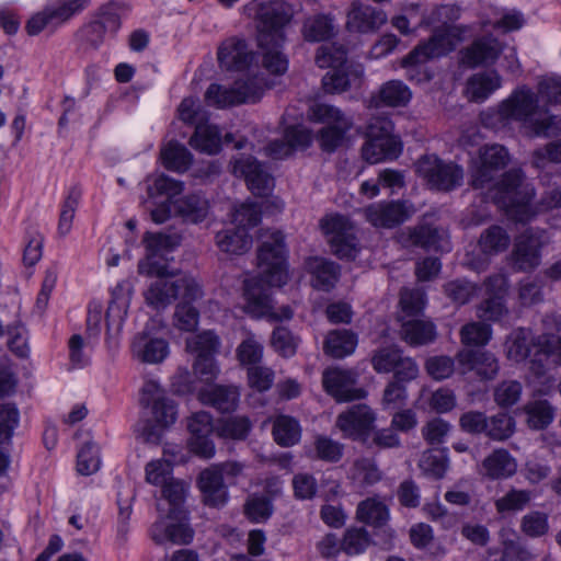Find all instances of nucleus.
Wrapping results in <instances>:
<instances>
[{"label":"nucleus","instance_id":"nucleus-13","mask_svg":"<svg viewBox=\"0 0 561 561\" xmlns=\"http://www.w3.org/2000/svg\"><path fill=\"white\" fill-rule=\"evenodd\" d=\"M320 227L329 238L332 252L340 259H354L357 253L352 222L342 215L327 216Z\"/></svg>","mask_w":561,"mask_h":561},{"label":"nucleus","instance_id":"nucleus-37","mask_svg":"<svg viewBox=\"0 0 561 561\" xmlns=\"http://www.w3.org/2000/svg\"><path fill=\"white\" fill-rule=\"evenodd\" d=\"M216 244L222 252L240 255L250 250L252 238L244 227H231L217 232Z\"/></svg>","mask_w":561,"mask_h":561},{"label":"nucleus","instance_id":"nucleus-49","mask_svg":"<svg viewBox=\"0 0 561 561\" xmlns=\"http://www.w3.org/2000/svg\"><path fill=\"white\" fill-rule=\"evenodd\" d=\"M309 456L325 462H337L343 457L344 445L325 436L317 435Z\"/></svg>","mask_w":561,"mask_h":561},{"label":"nucleus","instance_id":"nucleus-5","mask_svg":"<svg viewBox=\"0 0 561 561\" xmlns=\"http://www.w3.org/2000/svg\"><path fill=\"white\" fill-rule=\"evenodd\" d=\"M140 401L151 410L154 422H147L142 426L140 435L146 443L159 444L163 431L173 425L178 419L176 404L154 380L145 382L141 389Z\"/></svg>","mask_w":561,"mask_h":561},{"label":"nucleus","instance_id":"nucleus-58","mask_svg":"<svg viewBox=\"0 0 561 561\" xmlns=\"http://www.w3.org/2000/svg\"><path fill=\"white\" fill-rule=\"evenodd\" d=\"M194 300L182 299L173 316L174 325L181 331H194L199 320L198 310L192 305Z\"/></svg>","mask_w":561,"mask_h":561},{"label":"nucleus","instance_id":"nucleus-16","mask_svg":"<svg viewBox=\"0 0 561 561\" xmlns=\"http://www.w3.org/2000/svg\"><path fill=\"white\" fill-rule=\"evenodd\" d=\"M375 421L376 415L368 405L354 404L337 415L335 426L344 437L366 442Z\"/></svg>","mask_w":561,"mask_h":561},{"label":"nucleus","instance_id":"nucleus-45","mask_svg":"<svg viewBox=\"0 0 561 561\" xmlns=\"http://www.w3.org/2000/svg\"><path fill=\"white\" fill-rule=\"evenodd\" d=\"M419 468L432 479H442L448 468L446 449L434 448L423 451L419 460Z\"/></svg>","mask_w":561,"mask_h":561},{"label":"nucleus","instance_id":"nucleus-21","mask_svg":"<svg viewBox=\"0 0 561 561\" xmlns=\"http://www.w3.org/2000/svg\"><path fill=\"white\" fill-rule=\"evenodd\" d=\"M503 44L493 35H482L459 51L460 64L468 68L493 65L503 51Z\"/></svg>","mask_w":561,"mask_h":561},{"label":"nucleus","instance_id":"nucleus-17","mask_svg":"<svg viewBox=\"0 0 561 561\" xmlns=\"http://www.w3.org/2000/svg\"><path fill=\"white\" fill-rule=\"evenodd\" d=\"M231 170L236 176L245 180L249 190L254 195L265 196L274 186L273 176L262 163L251 156H240L233 159Z\"/></svg>","mask_w":561,"mask_h":561},{"label":"nucleus","instance_id":"nucleus-53","mask_svg":"<svg viewBox=\"0 0 561 561\" xmlns=\"http://www.w3.org/2000/svg\"><path fill=\"white\" fill-rule=\"evenodd\" d=\"M89 4L90 0H59L57 4H49L45 8L53 23L59 25L83 11Z\"/></svg>","mask_w":561,"mask_h":561},{"label":"nucleus","instance_id":"nucleus-43","mask_svg":"<svg viewBox=\"0 0 561 561\" xmlns=\"http://www.w3.org/2000/svg\"><path fill=\"white\" fill-rule=\"evenodd\" d=\"M190 145L204 153L216 154L221 148V134L217 126L210 124L197 125L190 139Z\"/></svg>","mask_w":561,"mask_h":561},{"label":"nucleus","instance_id":"nucleus-30","mask_svg":"<svg viewBox=\"0 0 561 561\" xmlns=\"http://www.w3.org/2000/svg\"><path fill=\"white\" fill-rule=\"evenodd\" d=\"M517 471L516 459L504 448L493 450L480 466V473L491 480L513 477Z\"/></svg>","mask_w":561,"mask_h":561},{"label":"nucleus","instance_id":"nucleus-40","mask_svg":"<svg viewBox=\"0 0 561 561\" xmlns=\"http://www.w3.org/2000/svg\"><path fill=\"white\" fill-rule=\"evenodd\" d=\"M411 95L410 89L402 81L390 80L380 87L378 93L373 96V102L376 106H404L410 101Z\"/></svg>","mask_w":561,"mask_h":561},{"label":"nucleus","instance_id":"nucleus-44","mask_svg":"<svg viewBox=\"0 0 561 561\" xmlns=\"http://www.w3.org/2000/svg\"><path fill=\"white\" fill-rule=\"evenodd\" d=\"M533 491L510 488L502 496L495 500L494 506L499 514L505 516L524 511L533 500Z\"/></svg>","mask_w":561,"mask_h":561},{"label":"nucleus","instance_id":"nucleus-7","mask_svg":"<svg viewBox=\"0 0 561 561\" xmlns=\"http://www.w3.org/2000/svg\"><path fill=\"white\" fill-rule=\"evenodd\" d=\"M266 88L267 81L257 75L240 78L230 87L211 83L205 92V101L217 108L254 103L261 99Z\"/></svg>","mask_w":561,"mask_h":561},{"label":"nucleus","instance_id":"nucleus-38","mask_svg":"<svg viewBox=\"0 0 561 561\" xmlns=\"http://www.w3.org/2000/svg\"><path fill=\"white\" fill-rule=\"evenodd\" d=\"M272 435L275 443L282 447L295 446L301 439L300 423L290 415H277L273 420Z\"/></svg>","mask_w":561,"mask_h":561},{"label":"nucleus","instance_id":"nucleus-56","mask_svg":"<svg viewBox=\"0 0 561 561\" xmlns=\"http://www.w3.org/2000/svg\"><path fill=\"white\" fill-rule=\"evenodd\" d=\"M515 432V420L507 413H497L488 419L485 435L494 440H505Z\"/></svg>","mask_w":561,"mask_h":561},{"label":"nucleus","instance_id":"nucleus-64","mask_svg":"<svg viewBox=\"0 0 561 561\" xmlns=\"http://www.w3.org/2000/svg\"><path fill=\"white\" fill-rule=\"evenodd\" d=\"M178 112L182 122L195 125V127L205 124L207 121V113L201 106L199 101L191 96L182 100Z\"/></svg>","mask_w":561,"mask_h":561},{"label":"nucleus","instance_id":"nucleus-48","mask_svg":"<svg viewBox=\"0 0 561 561\" xmlns=\"http://www.w3.org/2000/svg\"><path fill=\"white\" fill-rule=\"evenodd\" d=\"M252 423L244 415H236L219 421L216 432L222 438L243 440L251 432Z\"/></svg>","mask_w":561,"mask_h":561},{"label":"nucleus","instance_id":"nucleus-31","mask_svg":"<svg viewBox=\"0 0 561 561\" xmlns=\"http://www.w3.org/2000/svg\"><path fill=\"white\" fill-rule=\"evenodd\" d=\"M300 33L306 42L320 43L333 38L337 30L331 14L316 13L304 19Z\"/></svg>","mask_w":561,"mask_h":561},{"label":"nucleus","instance_id":"nucleus-24","mask_svg":"<svg viewBox=\"0 0 561 561\" xmlns=\"http://www.w3.org/2000/svg\"><path fill=\"white\" fill-rule=\"evenodd\" d=\"M457 359L462 374L473 373L480 380H492L500 370L499 359L489 351H461Z\"/></svg>","mask_w":561,"mask_h":561},{"label":"nucleus","instance_id":"nucleus-39","mask_svg":"<svg viewBox=\"0 0 561 561\" xmlns=\"http://www.w3.org/2000/svg\"><path fill=\"white\" fill-rule=\"evenodd\" d=\"M357 345V336L350 330H333L328 333L323 350L333 358H343L351 355Z\"/></svg>","mask_w":561,"mask_h":561},{"label":"nucleus","instance_id":"nucleus-2","mask_svg":"<svg viewBox=\"0 0 561 561\" xmlns=\"http://www.w3.org/2000/svg\"><path fill=\"white\" fill-rule=\"evenodd\" d=\"M500 114L505 119L520 122L537 136H546L559 129L557 117L540 107L535 93L527 88L516 90L504 101L500 106Z\"/></svg>","mask_w":561,"mask_h":561},{"label":"nucleus","instance_id":"nucleus-6","mask_svg":"<svg viewBox=\"0 0 561 561\" xmlns=\"http://www.w3.org/2000/svg\"><path fill=\"white\" fill-rule=\"evenodd\" d=\"M467 27L443 23L435 27L430 38L420 43L402 60V67L423 65L453 51L465 39Z\"/></svg>","mask_w":561,"mask_h":561},{"label":"nucleus","instance_id":"nucleus-59","mask_svg":"<svg viewBox=\"0 0 561 561\" xmlns=\"http://www.w3.org/2000/svg\"><path fill=\"white\" fill-rule=\"evenodd\" d=\"M491 336V327L483 322H471L460 330V339L465 345L483 346L489 343Z\"/></svg>","mask_w":561,"mask_h":561},{"label":"nucleus","instance_id":"nucleus-3","mask_svg":"<svg viewBox=\"0 0 561 561\" xmlns=\"http://www.w3.org/2000/svg\"><path fill=\"white\" fill-rule=\"evenodd\" d=\"M309 121L322 124L316 139L322 151L332 153L350 144V133L354 127L353 116L341 108L321 102L312 103L307 112Z\"/></svg>","mask_w":561,"mask_h":561},{"label":"nucleus","instance_id":"nucleus-42","mask_svg":"<svg viewBox=\"0 0 561 561\" xmlns=\"http://www.w3.org/2000/svg\"><path fill=\"white\" fill-rule=\"evenodd\" d=\"M501 87V77L495 71L473 75L467 83L469 99L482 102Z\"/></svg>","mask_w":561,"mask_h":561},{"label":"nucleus","instance_id":"nucleus-41","mask_svg":"<svg viewBox=\"0 0 561 561\" xmlns=\"http://www.w3.org/2000/svg\"><path fill=\"white\" fill-rule=\"evenodd\" d=\"M148 198L165 197L171 201L183 191V183L165 174H151L145 179Z\"/></svg>","mask_w":561,"mask_h":561},{"label":"nucleus","instance_id":"nucleus-29","mask_svg":"<svg viewBox=\"0 0 561 561\" xmlns=\"http://www.w3.org/2000/svg\"><path fill=\"white\" fill-rule=\"evenodd\" d=\"M133 353L142 363L158 364L169 355V344L165 340L150 336L144 331L135 336Z\"/></svg>","mask_w":561,"mask_h":561},{"label":"nucleus","instance_id":"nucleus-62","mask_svg":"<svg viewBox=\"0 0 561 561\" xmlns=\"http://www.w3.org/2000/svg\"><path fill=\"white\" fill-rule=\"evenodd\" d=\"M523 386L517 380H503L493 392L494 401L502 408H510L516 404L522 396Z\"/></svg>","mask_w":561,"mask_h":561},{"label":"nucleus","instance_id":"nucleus-9","mask_svg":"<svg viewBox=\"0 0 561 561\" xmlns=\"http://www.w3.org/2000/svg\"><path fill=\"white\" fill-rule=\"evenodd\" d=\"M416 172L431 188L438 191H450L463 180V170L459 165L445 162L436 154L421 157L416 162Z\"/></svg>","mask_w":561,"mask_h":561},{"label":"nucleus","instance_id":"nucleus-51","mask_svg":"<svg viewBox=\"0 0 561 561\" xmlns=\"http://www.w3.org/2000/svg\"><path fill=\"white\" fill-rule=\"evenodd\" d=\"M440 241L442 237L438 229L431 226H420L409 231L403 243L405 245L420 247L425 250H438L440 248Z\"/></svg>","mask_w":561,"mask_h":561},{"label":"nucleus","instance_id":"nucleus-50","mask_svg":"<svg viewBox=\"0 0 561 561\" xmlns=\"http://www.w3.org/2000/svg\"><path fill=\"white\" fill-rule=\"evenodd\" d=\"M357 517L366 524L381 526L388 520L389 511L382 501L371 497L358 504Z\"/></svg>","mask_w":561,"mask_h":561},{"label":"nucleus","instance_id":"nucleus-36","mask_svg":"<svg viewBox=\"0 0 561 561\" xmlns=\"http://www.w3.org/2000/svg\"><path fill=\"white\" fill-rule=\"evenodd\" d=\"M400 337L411 346L426 345L436 339V328L430 320H402Z\"/></svg>","mask_w":561,"mask_h":561},{"label":"nucleus","instance_id":"nucleus-54","mask_svg":"<svg viewBox=\"0 0 561 561\" xmlns=\"http://www.w3.org/2000/svg\"><path fill=\"white\" fill-rule=\"evenodd\" d=\"M527 424L533 430H543L553 420V409L546 400L528 403L524 407Z\"/></svg>","mask_w":561,"mask_h":561},{"label":"nucleus","instance_id":"nucleus-15","mask_svg":"<svg viewBox=\"0 0 561 561\" xmlns=\"http://www.w3.org/2000/svg\"><path fill=\"white\" fill-rule=\"evenodd\" d=\"M415 213L413 204L408 201L374 203L364 209L366 220L376 228H394L408 220Z\"/></svg>","mask_w":561,"mask_h":561},{"label":"nucleus","instance_id":"nucleus-63","mask_svg":"<svg viewBox=\"0 0 561 561\" xmlns=\"http://www.w3.org/2000/svg\"><path fill=\"white\" fill-rule=\"evenodd\" d=\"M283 45L259 46L263 51V65L271 73L283 75L288 69V59L282 51Z\"/></svg>","mask_w":561,"mask_h":561},{"label":"nucleus","instance_id":"nucleus-52","mask_svg":"<svg viewBox=\"0 0 561 561\" xmlns=\"http://www.w3.org/2000/svg\"><path fill=\"white\" fill-rule=\"evenodd\" d=\"M535 341L533 342V344ZM506 355L510 359L515 362H520L526 359L528 356L533 354V358H535V348H530L529 345V335L523 330H515L510 334L506 340Z\"/></svg>","mask_w":561,"mask_h":561},{"label":"nucleus","instance_id":"nucleus-10","mask_svg":"<svg viewBox=\"0 0 561 561\" xmlns=\"http://www.w3.org/2000/svg\"><path fill=\"white\" fill-rule=\"evenodd\" d=\"M149 535L156 545H188L193 540L194 530L188 524L186 511L176 510L159 517L151 525Z\"/></svg>","mask_w":561,"mask_h":561},{"label":"nucleus","instance_id":"nucleus-4","mask_svg":"<svg viewBox=\"0 0 561 561\" xmlns=\"http://www.w3.org/2000/svg\"><path fill=\"white\" fill-rule=\"evenodd\" d=\"M243 13L256 20L257 45L268 46L285 43L284 27L293 18L291 8L282 1L264 2L251 0L243 7Z\"/></svg>","mask_w":561,"mask_h":561},{"label":"nucleus","instance_id":"nucleus-46","mask_svg":"<svg viewBox=\"0 0 561 561\" xmlns=\"http://www.w3.org/2000/svg\"><path fill=\"white\" fill-rule=\"evenodd\" d=\"M511 243V238L505 229L492 226L485 229L479 239V248L485 255H494L504 252Z\"/></svg>","mask_w":561,"mask_h":561},{"label":"nucleus","instance_id":"nucleus-35","mask_svg":"<svg viewBox=\"0 0 561 561\" xmlns=\"http://www.w3.org/2000/svg\"><path fill=\"white\" fill-rule=\"evenodd\" d=\"M174 214L185 222L198 224L203 221L209 211L208 201L201 194H191L175 199Z\"/></svg>","mask_w":561,"mask_h":561},{"label":"nucleus","instance_id":"nucleus-61","mask_svg":"<svg viewBox=\"0 0 561 561\" xmlns=\"http://www.w3.org/2000/svg\"><path fill=\"white\" fill-rule=\"evenodd\" d=\"M402 357V351L397 346H386L377 350L373 357L371 364L374 369L379 374H388L396 369L398 362Z\"/></svg>","mask_w":561,"mask_h":561},{"label":"nucleus","instance_id":"nucleus-19","mask_svg":"<svg viewBox=\"0 0 561 561\" xmlns=\"http://www.w3.org/2000/svg\"><path fill=\"white\" fill-rule=\"evenodd\" d=\"M322 383L325 391L339 402L363 399L366 391L357 388V375L352 370L330 368L324 370Z\"/></svg>","mask_w":561,"mask_h":561},{"label":"nucleus","instance_id":"nucleus-23","mask_svg":"<svg viewBox=\"0 0 561 561\" xmlns=\"http://www.w3.org/2000/svg\"><path fill=\"white\" fill-rule=\"evenodd\" d=\"M217 60L220 68L225 70L242 71L253 62L254 53L244 38L231 36L219 44Z\"/></svg>","mask_w":561,"mask_h":561},{"label":"nucleus","instance_id":"nucleus-11","mask_svg":"<svg viewBox=\"0 0 561 561\" xmlns=\"http://www.w3.org/2000/svg\"><path fill=\"white\" fill-rule=\"evenodd\" d=\"M523 173L518 169L507 171L502 180L493 185L499 186L500 192L505 194L503 198H507V215L516 221H527L533 216L530 208V199L533 192L522 187Z\"/></svg>","mask_w":561,"mask_h":561},{"label":"nucleus","instance_id":"nucleus-60","mask_svg":"<svg viewBox=\"0 0 561 561\" xmlns=\"http://www.w3.org/2000/svg\"><path fill=\"white\" fill-rule=\"evenodd\" d=\"M181 242V237L176 233L165 234L161 232H147L144 237L147 253L159 255L162 252L172 251Z\"/></svg>","mask_w":561,"mask_h":561},{"label":"nucleus","instance_id":"nucleus-55","mask_svg":"<svg viewBox=\"0 0 561 561\" xmlns=\"http://www.w3.org/2000/svg\"><path fill=\"white\" fill-rule=\"evenodd\" d=\"M219 345V337L213 331H204L186 340V350L196 357L214 356Z\"/></svg>","mask_w":561,"mask_h":561},{"label":"nucleus","instance_id":"nucleus-14","mask_svg":"<svg viewBox=\"0 0 561 561\" xmlns=\"http://www.w3.org/2000/svg\"><path fill=\"white\" fill-rule=\"evenodd\" d=\"M543 244V231L527 229L518 236L511 253L513 268L520 272H529L536 268L540 264V250Z\"/></svg>","mask_w":561,"mask_h":561},{"label":"nucleus","instance_id":"nucleus-27","mask_svg":"<svg viewBox=\"0 0 561 561\" xmlns=\"http://www.w3.org/2000/svg\"><path fill=\"white\" fill-rule=\"evenodd\" d=\"M387 13L369 4H363L360 0H354L348 13L347 24L360 33H368L378 30L386 24Z\"/></svg>","mask_w":561,"mask_h":561},{"label":"nucleus","instance_id":"nucleus-1","mask_svg":"<svg viewBox=\"0 0 561 561\" xmlns=\"http://www.w3.org/2000/svg\"><path fill=\"white\" fill-rule=\"evenodd\" d=\"M262 243L257 250L256 277L244 282V311L254 318L270 317L273 320H288L293 317L289 306L276 311L268 287H280L287 283L285 237L278 230L261 233Z\"/></svg>","mask_w":561,"mask_h":561},{"label":"nucleus","instance_id":"nucleus-20","mask_svg":"<svg viewBox=\"0 0 561 561\" xmlns=\"http://www.w3.org/2000/svg\"><path fill=\"white\" fill-rule=\"evenodd\" d=\"M508 162V153L503 146L492 145L480 149L479 164L472 172V186L484 188L493 184L495 176Z\"/></svg>","mask_w":561,"mask_h":561},{"label":"nucleus","instance_id":"nucleus-12","mask_svg":"<svg viewBox=\"0 0 561 561\" xmlns=\"http://www.w3.org/2000/svg\"><path fill=\"white\" fill-rule=\"evenodd\" d=\"M346 61V50L342 45H322L316 54V64L320 68H332L322 79L323 88L329 93H341L351 87L348 75L339 69Z\"/></svg>","mask_w":561,"mask_h":561},{"label":"nucleus","instance_id":"nucleus-26","mask_svg":"<svg viewBox=\"0 0 561 561\" xmlns=\"http://www.w3.org/2000/svg\"><path fill=\"white\" fill-rule=\"evenodd\" d=\"M534 348L535 358L530 359L529 369L536 376L545 374L548 362L561 364V335L541 334L536 337Z\"/></svg>","mask_w":561,"mask_h":561},{"label":"nucleus","instance_id":"nucleus-8","mask_svg":"<svg viewBox=\"0 0 561 561\" xmlns=\"http://www.w3.org/2000/svg\"><path fill=\"white\" fill-rule=\"evenodd\" d=\"M146 304L154 310H162L171 305L178 297L188 300H198L203 291L195 278L182 276L180 278L159 277L150 283L144 294Z\"/></svg>","mask_w":561,"mask_h":561},{"label":"nucleus","instance_id":"nucleus-25","mask_svg":"<svg viewBox=\"0 0 561 561\" xmlns=\"http://www.w3.org/2000/svg\"><path fill=\"white\" fill-rule=\"evenodd\" d=\"M312 134L304 127H289L282 139L271 141L265 147V154L280 160L289 157L296 149H305L312 142Z\"/></svg>","mask_w":561,"mask_h":561},{"label":"nucleus","instance_id":"nucleus-33","mask_svg":"<svg viewBox=\"0 0 561 561\" xmlns=\"http://www.w3.org/2000/svg\"><path fill=\"white\" fill-rule=\"evenodd\" d=\"M204 404L215 408L221 413L233 412L240 400V391L236 386L216 385L201 391Z\"/></svg>","mask_w":561,"mask_h":561},{"label":"nucleus","instance_id":"nucleus-57","mask_svg":"<svg viewBox=\"0 0 561 561\" xmlns=\"http://www.w3.org/2000/svg\"><path fill=\"white\" fill-rule=\"evenodd\" d=\"M381 471L373 459L360 458L354 461L352 478L360 485H374L381 480Z\"/></svg>","mask_w":561,"mask_h":561},{"label":"nucleus","instance_id":"nucleus-47","mask_svg":"<svg viewBox=\"0 0 561 561\" xmlns=\"http://www.w3.org/2000/svg\"><path fill=\"white\" fill-rule=\"evenodd\" d=\"M161 160L167 169L184 172L191 165L193 157L183 145L176 141H170L161 150Z\"/></svg>","mask_w":561,"mask_h":561},{"label":"nucleus","instance_id":"nucleus-18","mask_svg":"<svg viewBox=\"0 0 561 561\" xmlns=\"http://www.w3.org/2000/svg\"><path fill=\"white\" fill-rule=\"evenodd\" d=\"M119 27L118 13L110 8H102L94 20L77 32V38L87 48L95 50L103 44L107 32L115 33Z\"/></svg>","mask_w":561,"mask_h":561},{"label":"nucleus","instance_id":"nucleus-22","mask_svg":"<svg viewBox=\"0 0 561 561\" xmlns=\"http://www.w3.org/2000/svg\"><path fill=\"white\" fill-rule=\"evenodd\" d=\"M190 432L188 444L196 455L204 458H211L215 455V444L211 439L214 433L213 417L208 412L201 411L187 419Z\"/></svg>","mask_w":561,"mask_h":561},{"label":"nucleus","instance_id":"nucleus-32","mask_svg":"<svg viewBox=\"0 0 561 561\" xmlns=\"http://www.w3.org/2000/svg\"><path fill=\"white\" fill-rule=\"evenodd\" d=\"M306 270L312 276V286L318 290L329 291L336 284L340 276V266L323 257H308Z\"/></svg>","mask_w":561,"mask_h":561},{"label":"nucleus","instance_id":"nucleus-28","mask_svg":"<svg viewBox=\"0 0 561 561\" xmlns=\"http://www.w3.org/2000/svg\"><path fill=\"white\" fill-rule=\"evenodd\" d=\"M198 486L203 502L211 507H221L228 501V490L216 468H207L199 473Z\"/></svg>","mask_w":561,"mask_h":561},{"label":"nucleus","instance_id":"nucleus-34","mask_svg":"<svg viewBox=\"0 0 561 561\" xmlns=\"http://www.w3.org/2000/svg\"><path fill=\"white\" fill-rule=\"evenodd\" d=\"M401 152V145L394 137H367L362 148V157L369 163L392 160Z\"/></svg>","mask_w":561,"mask_h":561}]
</instances>
